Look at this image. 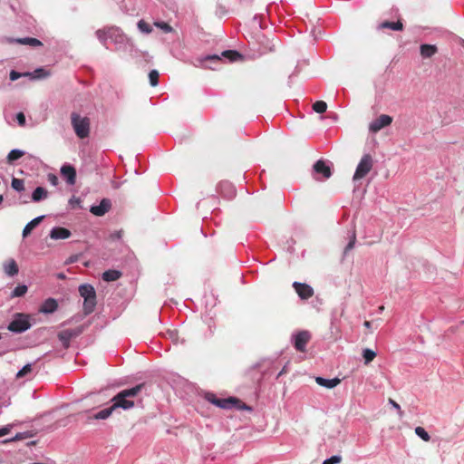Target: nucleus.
<instances>
[{
    "mask_svg": "<svg viewBox=\"0 0 464 464\" xmlns=\"http://www.w3.org/2000/svg\"><path fill=\"white\" fill-rule=\"evenodd\" d=\"M95 35L100 43L106 48H108L107 42L110 40L118 51L132 53L134 49L131 39H130L120 27L106 26L98 29L95 32Z\"/></svg>",
    "mask_w": 464,
    "mask_h": 464,
    "instance_id": "1",
    "label": "nucleus"
},
{
    "mask_svg": "<svg viewBox=\"0 0 464 464\" xmlns=\"http://www.w3.org/2000/svg\"><path fill=\"white\" fill-rule=\"evenodd\" d=\"M145 383H139L131 388L120 391L111 400V407L114 411L122 409L124 411L130 410L134 407V398H136L144 389Z\"/></svg>",
    "mask_w": 464,
    "mask_h": 464,
    "instance_id": "2",
    "label": "nucleus"
},
{
    "mask_svg": "<svg viewBox=\"0 0 464 464\" xmlns=\"http://www.w3.org/2000/svg\"><path fill=\"white\" fill-rule=\"evenodd\" d=\"M240 58L241 54L237 51L227 50L223 51L220 54L214 53L198 57L193 63V65L215 70L216 67L214 65L220 63L223 59L228 60L229 62H235Z\"/></svg>",
    "mask_w": 464,
    "mask_h": 464,
    "instance_id": "3",
    "label": "nucleus"
},
{
    "mask_svg": "<svg viewBox=\"0 0 464 464\" xmlns=\"http://www.w3.org/2000/svg\"><path fill=\"white\" fill-rule=\"evenodd\" d=\"M81 297L83 298V315H89L95 310L97 304L96 291L92 285L82 284L78 288Z\"/></svg>",
    "mask_w": 464,
    "mask_h": 464,
    "instance_id": "4",
    "label": "nucleus"
},
{
    "mask_svg": "<svg viewBox=\"0 0 464 464\" xmlns=\"http://www.w3.org/2000/svg\"><path fill=\"white\" fill-rule=\"evenodd\" d=\"M33 325V318L30 314L15 313L9 323L7 329L14 334H22L29 330Z\"/></svg>",
    "mask_w": 464,
    "mask_h": 464,
    "instance_id": "5",
    "label": "nucleus"
},
{
    "mask_svg": "<svg viewBox=\"0 0 464 464\" xmlns=\"http://www.w3.org/2000/svg\"><path fill=\"white\" fill-rule=\"evenodd\" d=\"M72 126L75 134L80 139L87 138L90 134V120L87 117H82L76 112L71 114Z\"/></svg>",
    "mask_w": 464,
    "mask_h": 464,
    "instance_id": "6",
    "label": "nucleus"
},
{
    "mask_svg": "<svg viewBox=\"0 0 464 464\" xmlns=\"http://www.w3.org/2000/svg\"><path fill=\"white\" fill-rule=\"evenodd\" d=\"M84 329L85 327L83 325H79L72 329L61 330L57 334V338L61 342L63 347L64 349H68L71 345V340L80 336L83 333Z\"/></svg>",
    "mask_w": 464,
    "mask_h": 464,
    "instance_id": "7",
    "label": "nucleus"
},
{
    "mask_svg": "<svg viewBox=\"0 0 464 464\" xmlns=\"http://www.w3.org/2000/svg\"><path fill=\"white\" fill-rule=\"evenodd\" d=\"M372 168V159L370 154H365L358 163L355 172L353 177V180L355 182L364 178Z\"/></svg>",
    "mask_w": 464,
    "mask_h": 464,
    "instance_id": "8",
    "label": "nucleus"
},
{
    "mask_svg": "<svg viewBox=\"0 0 464 464\" xmlns=\"http://www.w3.org/2000/svg\"><path fill=\"white\" fill-rule=\"evenodd\" d=\"M311 339V334L306 331H299L292 334V343L298 352H304L308 342Z\"/></svg>",
    "mask_w": 464,
    "mask_h": 464,
    "instance_id": "9",
    "label": "nucleus"
},
{
    "mask_svg": "<svg viewBox=\"0 0 464 464\" xmlns=\"http://www.w3.org/2000/svg\"><path fill=\"white\" fill-rule=\"evenodd\" d=\"M255 369H257L260 372L259 380L268 377L274 373L276 369L275 362L270 359H263L254 365Z\"/></svg>",
    "mask_w": 464,
    "mask_h": 464,
    "instance_id": "10",
    "label": "nucleus"
},
{
    "mask_svg": "<svg viewBox=\"0 0 464 464\" xmlns=\"http://www.w3.org/2000/svg\"><path fill=\"white\" fill-rule=\"evenodd\" d=\"M392 122V118L389 115L382 114L372 121L369 125V130L376 133L382 128L389 126Z\"/></svg>",
    "mask_w": 464,
    "mask_h": 464,
    "instance_id": "11",
    "label": "nucleus"
},
{
    "mask_svg": "<svg viewBox=\"0 0 464 464\" xmlns=\"http://www.w3.org/2000/svg\"><path fill=\"white\" fill-rule=\"evenodd\" d=\"M293 287L298 296L303 300H306L314 295L313 287L305 283L294 282Z\"/></svg>",
    "mask_w": 464,
    "mask_h": 464,
    "instance_id": "12",
    "label": "nucleus"
},
{
    "mask_svg": "<svg viewBox=\"0 0 464 464\" xmlns=\"http://www.w3.org/2000/svg\"><path fill=\"white\" fill-rule=\"evenodd\" d=\"M313 169L315 175H322L324 179H329L332 176L331 166L324 160H317Z\"/></svg>",
    "mask_w": 464,
    "mask_h": 464,
    "instance_id": "13",
    "label": "nucleus"
},
{
    "mask_svg": "<svg viewBox=\"0 0 464 464\" xmlns=\"http://www.w3.org/2000/svg\"><path fill=\"white\" fill-rule=\"evenodd\" d=\"M111 207V202L109 198H102L98 205H93L90 208V212L97 217L105 215Z\"/></svg>",
    "mask_w": 464,
    "mask_h": 464,
    "instance_id": "14",
    "label": "nucleus"
},
{
    "mask_svg": "<svg viewBox=\"0 0 464 464\" xmlns=\"http://www.w3.org/2000/svg\"><path fill=\"white\" fill-rule=\"evenodd\" d=\"M241 401L235 398V397H229V398H227V399H219L217 403H216V406L220 408V409H226V410H229V409H233V408H237V409H241V408H247L246 406H243L241 407Z\"/></svg>",
    "mask_w": 464,
    "mask_h": 464,
    "instance_id": "15",
    "label": "nucleus"
},
{
    "mask_svg": "<svg viewBox=\"0 0 464 464\" xmlns=\"http://www.w3.org/2000/svg\"><path fill=\"white\" fill-rule=\"evenodd\" d=\"M220 195L227 199H231L236 196V188L229 181H221L218 186Z\"/></svg>",
    "mask_w": 464,
    "mask_h": 464,
    "instance_id": "16",
    "label": "nucleus"
},
{
    "mask_svg": "<svg viewBox=\"0 0 464 464\" xmlns=\"http://www.w3.org/2000/svg\"><path fill=\"white\" fill-rule=\"evenodd\" d=\"M5 41L9 44H24V45H30V46H42L43 43L34 37H22V38H11V37H5Z\"/></svg>",
    "mask_w": 464,
    "mask_h": 464,
    "instance_id": "17",
    "label": "nucleus"
},
{
    "mask_svg": "<svg viewBox=\"0 0 464 464\" xmlns=\"http://www.w3.org/2000/svg\"><path fill=\"white\" fill-rule=\"evenodd\" d=\"M58 308L57 300L52 297L45 299L39 308V312L44 314L54 313Z\"/></svg>",
    "mask_w": 464,
    "mask_h": 464,
    "instance_id": "18",
    "label": "nucleus"
},
{
    "mask_svg": "<svg viewBox=\"0 0 464 464\" xmlns=\"http://www.w3.org/2000/svg\"><path fill=\"white\" fill-rule=\"evenodd\" d=\"M61 173L64 177L68 184L73 185L75 183L76 171L72 165L65 164L62 166Z\"/></svg>",
    "mask_w": 464,
    "mask_h": 464,
    "instance_id": "19",
    "label": "nucleus"
},
{
    "mask_svg": "<svg viewBox=\"0 0 464 464\" xmlns=\"http://www.w3.org/2000/svg\"><path fill=\"white\" fill-rule=\"evenodd\" d=\"M71 236V231L65 227H54L50 231V237L52 239H66Z\"/></svg>",
    "mask_w": 464,
    "mask_h": 464,
    "instance_id": "20",
    "label": "nucleus"
},
{
    "mask_svg": "<svg viewBox=\"0 0 464 464\" xmlns=\"http://www.w3.org/2000/svg\"><path fill=\"white\" fill-rule=\"evenodd\" d=\"M114 411L111 405L104 408L95 413L90 414L87 418L89 421H92L93 420H107Z\"/></svg>",
    "mask_w": 464,
    "mask_h": 464,
    "instance_id": "21",
    "label": "nucleus"
},
{
    "mask_svg": "<svg viewBox=\"0 0 464 464\" xmlns=\"http://www.w3.org/2000/svg\"><path fill=\"white\" fill-rule=\"evenodd\" d=\"M315 382L318 385L327 388V389H333L336 387L340 382L341 380L337 377L333 379H326L321 376H318L315 378Z\"/></svg>",
    "mask_w": 464,
    "mask_h": 464,
    "instance_id": "22",
    "label": "nucleus"
},
{
    "mask_svg": "<svg viewBox=\"0 0 464 464\" xmlns=\"http://www.w3.org/2000/svg\"><path fill=\"white\" fill-rule=\"evenodd\" d=\"M44 217V215L38 216L33 218L31 221H29L23 229V237H26L27 236H29L33 229L35 228L42 222Z\"/></svg>",
    "mask_w": 464,
    "mask_h": 464,
    "instance_id": "23",
    "label": "nucleus"
},
{
    "mask_svg": "<svg viewBox=\"0 0 464 464\" xmlns=\"http://www.w3.org/2000/svg\"><path fill=\"white\" fill-rule=\"evenodd\" d=\"M48 196V191L43 187H37L32 193V201L40 202L45 199Z\"/></svg>",
    "mask_w": 464,
    "mask_h": 464,
    "instance_id": "24",
    "label": "nucleus"
},
{
    "mask_svg": "<svg viewBox=\"0 0 464 464\" xmlns=\"http://www.w3.org/2000/svg\"><path fill=\"white\" fill-rule=\"evenodd\" d=\"M420 50L423 58H430L437 53V47L433 44H421Z\"/></svg>",
    "mask_w": 464,
    "mask_h": 464,
    "instance_id": "25",
    "label": "nucleus"
},
{
    "mask_svg": "<svg viewBox=\"0 0 464 464\" xmlns=\"http://www.w3.org/2000/svg\"><path fill=\"white\" fill-rule=\"evenodd\" d=\"M121 276V272L115 269H109L103 272L102 278L106 282L118 280Z\"/></svg>",
    "mask_w": 464,
    "mask_h": 464,
    "instance_id": "26",
    "label": "nucleus"
},
{
    "mask_svg": "<svg viewBox=\"0 0 464 464\" xmlns=\"http://www.w3.org/2000/svg\"><path fill=\"white\" fill-rule=\"evenodd\" d=\"M4 267L5 274L9 276H14L18 273V266L14 259H11L9 262L5 264Z\"/></svg>",
    "mask_w": 464,
    "mask_h": 464,
    "instance_id": "27",
    "label": "nucleus"
},
{
    "mask_svg": "<svg viewBox=\"0 0 464 464\" xmlns=\"http://www.w3.org/2000/svg\"><path fill=\"white\" fill-rule=\"evenodd\" d=\"M380 27L392 29L393 31H401V30H402L403 25H402L401 22H400V21H397V22L385 21L380 24Z\"/></svg>",
    "mask_w": 464,
    "mask_h": 464,
    "instance_id": "28",
    "label": "nucleus"
},
{
    "mask_svg": "<svg viewBox=\"0 0 464 464\" xmlns=\"http://www.w3.org/2000/svg\"><path fill=\"white\" fill-rule=\"evenodd\" d=\"M30 437H32V434L30 431L18 432L14 437L5 440L3 441V443L14 442V441H18V440H22L30 438Z\"/></svg>",
    "mask_w": 464,
    "mask_h": 464,
    "instance_id": "29",
    "label": "nucleus"
},
{
    "mask_svg": "<svg viewBox=\"0 0 464 464\" xmlns=\"http://www.w3.org/2000/svg\"><path fill=\"white\" fill-rule=\"evenodd\" d=\"M24 155V151L19 149L12 150L7 155L8 163H13L14 160H17L22 156Z\"/></svg>",
    "mask_w": 464,
    "mask_h": 464,
    "instance_id": "30",
    "label": "nucleus"
},
{
    "mask_svg": "<svg viewBox=\"0 0 464 464\" xmlns=\"http://www.w3.org/2000/svg\"><path fill=\"white\" fill-rule=\"evenodd\" d=\"M49 73L44 68H37L33 72H26V75L31 76L33 79L45 78Z\"/></svg>",
    "mask_w": 464,
    "mask_h": 464,
    "instance_id": "31",
    "label": "nucleus"
},
{
    "mask_svg": "<svg viewBox=\"0 0 464 464\" xmlns=\"http://www.w3.org/2000/svg\"><path fill=\"white\" fill-rule=\"evenodd\" d=\"M27 286L25 285H18L17 286H15L12 293H11V296L12 297H20V296H23L26 294L27 292Z\"/></svg>",
    "mask_w": 464,
    "mask_h": 464,
    "instance_id": "32",
    "label": "nucleus"
},
{
    "mask_svg": "<svg viewBox=\"0 0 464 464\" xmlns=\"http://www.w3.org/2000/svg\"><path fill=\"white\" fill-rule=\"evenodd\" d=\"M376 356V353L372 349L365 348L362 350V357L364 359V363H370Z\"/></svg>",
    "mask_w": 464,
    "mask_h": 464,
    "instance_id": "33",
    "label": "nucleus"
},
{
    "mask_svg": "<svg viewBox=\"0 0 464 464\" xmlns=\"http://www.w3.org/2000/svg\"><path fill=\"white\" fill-rule=\"evenodd\" d=\"M11 186L17 192L24 190V183L23 179L13 178Z\"/></svg>",
    "mask_w": 464,
    "mask_h": 464,
    "instance_id": "34",
    "label": "nucleus"
},
{
    "mask_svg": "<svg viewBox=\"0 0 464 464\" xmlns=\"http://www.w3.org/2000/svg\"><path fill=\"white\" fill-rule=\"evenodd\" d=\"M327 104L324 101H317L313 104V110L317 113H323L326 111Z\"/></svg>",
    "mask_w": 464,
    "mask_h": 464,
    "instance_id": "35",
    "label": "nucleus"
},
{
    "mask_svg": "<svg viewBox=\"0 0 464 464\" xmlns=\"http://www.w3.org/2000/svg\"><path fill=\"white\" fill-rule=\"evenodd\" d=\"M415 434L424 441H429L430 440V436L422 427H416Z\"/></svg>",
    "mask_w": 464,
    "mask_h": 464,
    "instance_id": "36",
    "label": "nucleus"
},
{
    "mask_svg": "<svg viewBox=\"0 0 464 464\" xmlns=\"http://www.w3.org/2000/svg\"><path fill=\"white\" fill-rule=\"evenodd\" d=\"M159 72L157 70H151L149 73V80L151 86L155 87L159 84Z\"/></svg>",
    "mask_w": 464,
    "mask_h": 464,
    "instance_id": "37",
    "label": "nucleus"
},
{
    "mask_svg": "<svg viewBox=\"0 0 464 464\" xmlns=\"http://www.w3.org/2000/svg\"><path fill=\"white\" fill-rule=\"evenodd\" d=\"M355 241H356L355 231H352L351 236H350V240L343 250V255H347V253L354 247Z\"/></svg>",
    "mask_w": 464,
    "mask_h": 464,
    "instance_id": "38",
    "label": "nucleus"
},
{
    "mask_svg": "<svg viewBox=\"0 0 464 464\" xmlns=\"http://www.w3.org/2000/svg\"><path fill=\"white\" fill-rule=\"evenodd\" d=\"M138 28L139 30L141 32V33H144V34H149L151 32L152 28L150 26V24H149L148 23H146L145 21L143 20H140L138 22Z\"/></svg>",
    "mask_w": 464,
    "mask_h": 464,
    "instance_id": "39",
    "label": "nucleus"
},
{
    "mask_svg": "<svg viewBox=\"0 0 464 464\" xmlns=\"http://www.w3.org/2000/svg\"><path fill=\"white\" fill-rule=\"evenodd\" d=\"M32 371V364L27 363L22 369H20L16 373V378H23L26 376Z\"/></svg>",
    "mask_w": 464,
    "mask_h": 464,
    "instance_id": "40",
    "label": "nucleus"
},
{
    "mask_svg": "<svg viewBox=\"0 0 464 464\" xmlns=\"http://www.w3.org/2000/svg\"><path fill=\"white\" fill-rule=\"evenodd\" d=\"M82 317H83V316H82V315H80V314L73 315V316L70 317L69 319H67V320L63 321V322L60 324V326H61V327H63V326H66V325H70V324H73V323H78V322H80V321L82 319Z\"/></svg>",
    "mask_w": 464,
    "mask_h": 464,
    "instance_id": "41",
    "label": "nucleus"
},
{
    "mask_svg": "<svg viewBox=\"0 0 464 464\" xmlns=\"http://www.w3.org/2000/svg\"><path fill=\"white\" fill-rule=\"evenodd\" d=\"M342 460L340 455H333L330 458L324 459L322 464H338Z\"/></svg>",
    "mask_w": 464,
    "mask_h": 464,
    "instance_id": "42",
    "label": "nucleus"
},
{
    "mask_svg": "<svg viewBox=\"0 0 464 464\" xmlns=\"http://www.w3.org/2000/svg\"><path fill=\"white\" fill-rule=\"evenodd\" d=\"M204 398L208 402H210L211 404H213L215 406H216L217 401L219 400V398H218L215 393L210 392H206Z\"/></svg>",
    "mask_w": 464,
    "mask_h": 464,
    "instance_id": "43",
    "label": "nucleus"
},
{
    "mask_svg": "<svg viewBox=\"0 0 464 464\" xmlns=\"http://www.w3.org/2000/svg\"><path fill=\"white\" fill-rule=\"evenodd\" d=\"M155 24H156V26L162 29L165 33H169L172 31V27L165 22H158Z\"/></svg>",
    "mask_w": 464,
    "mask_h": 464,
    "instance_id": "44",
    "label": "nucleus"
},
{
    "mask_svg": "<svg viewBox=\"0 0 464 464\" xmlns=\"http://www.w3.org/2000/svg\"><path fill=\"white\" fill-rule=\"evenodd\" d=\"M22 76H27L26 72L25 73H21V72H16L14 70H12L10 72V80L13 81V82L20 79Z\"/></svg>",
    "mask_w": 464,
    "mask_h": 464,
    "instance_id": "45",
    "label": "nucleus"
},
{
    "mask_svg": "<svg viewBox=\"0 0 464 464\" xmlns=\"http://www.w3.org/2000/svg\"><path fill=\"white\" fill-rule=\"evenodd\" d=\"M15 119L17 121V123L20 125V126H24L25 125V122H26V119H25V115L24 114V112H18L16 115H15Z\"/></svg>",
    "mask_w": 464,
    "mask_h": 464,
    "instance_id": "46",
    "label": "nucleus"
},
{
    "mask_svg": "<svg viewBox=\"0 0 464 464\" xmlns=\"http://www.w3.org/2000/svg\"><path fill=\"white\" fill-rule=\"evenodd\" d=\"M13 427H14L13 424H7L4 427H0V437L7 435L11 431Z\"/></svg>",
    "mask_w": 464,
    "mask_h": 464,
    "instance_id": "47",
    "label": "nucleus"
},
{
    "mask_svg": "<svg viewBox=\"0 0 464 464\" xmlns=\"http://www.w3.org/2000/svg\"><path fill=\"white\" fill-rule=\"evenodd\" d=\"M48 181L53 185V186H57L58 183H59V179H58V177L54 174H48Z\"/></svg>",
    "mask_w": 464,
    "mask_h": 464,
    "instance_id": "48",
    "label": "nucleus"
},
{
    "mask_svg": "<svg viewBox=\"0 0 464 464\" xmlns=\"http://www.w3.org/2000/svg\"><path fill=\"white\" fill-rule=\"evenodd\" d=\"M69 204L71 205H73V204H80V199L77 198L76 197L72 196L70 199H69Z\"/></svg>",
    "mask_w": 464,
    "mask_h": 464,
    "instance_id": "49",
    "label": "nucleus"
},
{
    "mask_svg": "<svg viewBox=\"0 0 464 464\" xmlns=\"http://www.w3.org/2000/svg\"><path fill=\"white\" fill-rule=\"evenodd\" d=\"M390 404H391L394 409L399 410V411L401 410L400 405H399L396 401H394L393 400H392V399H390Z\"/></svg>",
    "mask_w": 464,
    "mask_h": 464,
    "instance_id": "50",
    "label": "nucleus"
},
{
    "mask_svg": "<svg viewBox=\"0 0 464 464\" xmlns=\"http://www.w3.org/2000/svg\"><path fill=\"white\" fill-rule=\"evenodd\" d=\"M286 372V365L283 367V369L276 374V379H278L281 375Z\"/></svg>",
    "mask_w": 464,
    "mask_h": 464,
    "instance_id": "51",
    "label": "nucleus"
},
{
    "mask_svg": "<svg viewBox=\"0 0 464 464\" xmlns=\"http://www.w3.org/2000/svg\"><path fill=\"white\" fill-rule=\"evenodd\" d=\"M112 237H113L114 238L120 239V238L121 237V231H116V232L112 235Z\"/></svg>",
    "mask_w": 464,
    "mask_h": 464,
    "instance_id": "52",
    "label": "nucleus"
},
{
    "mask_svg": "<svg viewBox=\"0 0 464 464\" xmlns=\"http://www.w3.org/2000/svg\"><path fill=\"white\" fill-rule=\"evenodd\" d=\"M363 325L365 328L370 329L372 326V323L370 321H364Z\"/></svg>",
    "mask_w": 464,
    "mask_h": 464,
    "instance_id": "53",
    "label": "nucleus"
},
{
    "mask_svg": "<svg viewBox=\"0 0 464 464\" xmlns=\"http://www.w3.org/2000/svg\"><path fill=\"white\" fill-rule=\"evenodd\" d=\"M58 277H59V278H64V275H63V274H59V275H58Z\"/></svg>",
    "mask_w": 464,
    "mask_h": 464,
    "instance_id": "54",
    "label": "nucleus"
},
{
    "mask_svg": "<svg viewBox=\"0 0 464 464\" xmlns=\"http://www.w3.org/2000/svg\"><path fill=\"white\" fill-rule=\"evenodd\" d=\"M383 310H384V307H383V306H380V307H379V311H380V313H382Z\"/></svg>",
    "mask_w": 464,
    "mask_h": 464,
    "instance_id": "55",
    "label": "nucleus"
},
{
    "mask_svg": "<svg viewBox=\"0 0 464 464\" xmlns=\"http://www.w3.org/2000/svg\"><path fill=\"white\" fill-rule=\"evenodd\" d=\"M3 200H4V198L2 195H0V205L2 204Z\"/></svg>",
    "mask_w": 464,
    "mask_h": 464,
    "instance_id": "56",
    "label": "nucleus"
}]
</instances>
